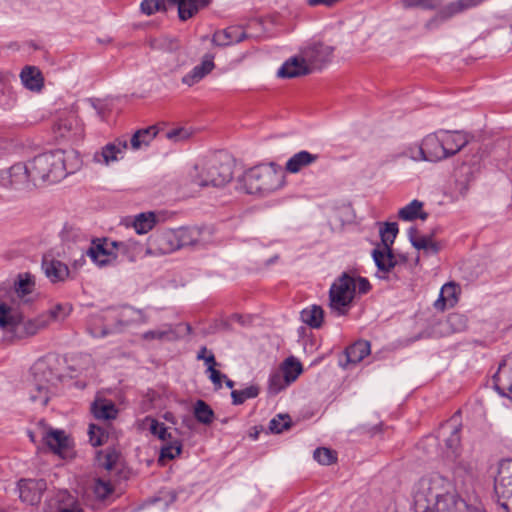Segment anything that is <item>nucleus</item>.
I'll use <instances>...</instances> for the list:
<instances>
[{
	"label": "nucleus",
	"mask_w": 512,
	"mask_h": 512,
	"mask_svg": "<svg viewBox=\"0 0 512 512\" xmlns=\"http://www.w3.org/2000/svg\"><path fill=\"white\" fill-rule=\"evenodd\" d=\"M119 453L115 449H107L105 451H99L97 454V461L99 466L110 471L119 459Z\"/></svg>",
	"instance_id": "38"
},
{
	"label": "nucleus",
	"mask_w": 512,
	"mask_h": 512,
	"mask_svg": "<svg viewBox=\"0 0 512 512\" xmlns=\"http://www.w3.org/2000/svg\"><path fill=\"white\" fill-rule=\"evenodd\" d=\"M127 141L116 139L112 143H108L104 146L100 153L95 155V160L100 163L109 164L110 162L117 161L119 156L127 150Z\"/></svg>",
	"instance_id": "19"
},
{
	"label": "nucleus",
	"mask_w": 512,
	"mask_h": 512,
	"mask_svg": "<svg viewBox=\"0 0 512 512\" xmlns=\"http://www.w3.org/2000/svg\"><path fill=\"white\" fill-rule=\"evenodd\" d=\"M209 354H213V353L208 351V349L206 347H203L198 354V359H202L206 362V359L208 358Z\"/></svg>",
	"instance_id": "53"
},
{
	"label": "nucleus",
	"mask_w": 512,
	"mask_h": 512,
	"mask_svg": "<svg viewBox=\"0 0 512 512\" xmlns=\"http://www.w3.org/2000/svg\"><path fill=\"white\" fill-rule=\"evenodd\" d=\"M109 437V432L106 428L91 424L89 427V438L90 442L93 446H101L107 442Z\"/></svg>",
	"instance_id": "41"
},
{
	"label": "nucleus",
	"mask_w": 512,
	"mask_h": 512,
	"mask_svg": "<svg viewBox=\"0 0 512 512\" xmlns=\"http://www.w3.org/2000/svg\"><path fill=\"white\" fill-rule=\"evenodd\" d=\"M91 412L96 419L114 420L117 418L119 410L113 401L96 397L91 406Z\"/></svg>",
	"instance_id": "21"
},
{
	"label": "nucleus",
	"mask_w": 512,
	"mask_h": 512,
	"mask_svg": "<svg viewBox=\"0 0 512 512\" xmlns=\"http://www.w3.org/2000/svg\"><path fill=\"white\" fill-rule=\"evenodd\" d=\"M232 178V169L229 163L211 159L194 166L188 173L187 181L199 187L208 185L222 186Z\"/></svg>",
	"instance_id": "4"
},
{
	"label": "nucleus",
	"mask_w": 512,
	"mask_h": 512,
	"mask_svg": "<svg viewBox=\"0 0 512 512\" xmlns=\"http://www.w3.org/2000/svg\"><path fill=\"white\" fill-rule=\"evenodd\" d=\"M54 132L60 137H81L83 128L78 115L75 112L63 113L54 124Z\"/></svg>",
	"instance_id": "9"
},
{
	"label": "nucleus",
	"mask_w": 512,
	"mask_h": 512,
	"mask_svg": "<svg viewBox=\"0 0 512 512\" xmlns=\"http://www.w3.org/2000/svg\"><path fill=\"white\" fill-rule=\"evenodd\" d=\"M314 459L322 465H330L336 462L337 454L328 448H318L314 451Z\"/></svg>",
	"instance_id": "45"
},
{
	"label": "nucleus",
	"mask_w": 512,
	"mask_h": 512,
	"mask_svg": "<svg viewBox=\"0 0 512 512\" xmlns=\"http://www.w3.org/2000/svg\"><path fill=\"white\" fill-rule=\"evenodd\" d=\"M48 398L46 397V392L44 393L43 403L47 404Z\"/></svg>",
	"instance_id": "58"
},
{
	"label": "nucleus",
	"mask_w": 512,
	"mask_h": 512,
	"mask_svg": "<svg viewBox=\"0 0 512 512\" xmlns=\"http://www.w3.org/2000/svg\"><path fill=\"white\" fill-rule=\"evenodd\" d=\"M198 67L205 75H207L214 68V63L211 59H205L200 65H198Z\"/></svg>",
	"instance_id": "50"
},
{
	"label": "nucleus",
	"mask_w": 512,
	"mask_h": 512,
	"mask_svg": "<svg viewBox=\"0 0 512 512\" xmlns=\"http://www.w3.org/2000/svg\"><path fill=\"white\" fill-rule=\"evenodd\" d=\"M278 369L281 371V373H283V375L290 383L295 382L303 372L301 362L293 356L286 358L280 364Z\"/></svg>",
	"instance_id": "27"
},
{
	"label": "nucleus",
	"mask_w": 512,
	"mask_h": 512,
	"mask_svg": "<svg viewBox=\"0 0 512 512\" xmlns=\"http://www.w3.org/2000/svg\"><path fill=\"white\" fill-rule=\"evenodd\" d=\"M301 320L311 328L318 329L324 323V310L319 305H311L301 311Z\"/></svg>",
	"instance_id": "25"
},
{
	"label": "nucleus",
	"mask_w": 512,
	"mask_h": 512,
	"mask_svg": "<svg viewBox=\"0 0 512 512\" xmlns=\"http://www.w3.org/2000/svg\"><path fill=\"white\" fill-rule=\"evenodd\" d=\"M318 160L317 154H312L308 151H300L291 156L284 168V173L296 174L301 172L303 169L309 167Z\"/></svg>",
	"instance_id": "17"
},
{
	"label": "nucleus",
	"mask_w": 512,
	"mask_h": 512,
	"mask_svg": "<svg viewBox=\"0 0 512 512\" xmlns=\"http://www.w3.org/2000/svg\"><path fill=\"white\" fill-rule=\"evenodd\" d=\"M30 438H31L32 441H34V436H33L32 433H30Z\"/></svg>",
	"instance_id": "59"
},
{
	"label": "nucleus",
	"mask_w": 512,
	"mask_h": 512,
	"mask_svg": "<svg viewBox=\"0 0 512 512\" xmlns=\"http://www.w3.org/2000/svg\"><path fill=\"white\" fill-rule=\"evenodd\" d=\"M507 364L504 363L502 365H500L499 367V370H498V373H497V379L498 381H501L502 378L506 375V372H507Z\"/></svg>",
	"instance_id": "52"
},
{
	"label": "nucleus",
	"mask_w": 512,
	"mask_h": 512,
	"mask_svg": "<svg viewBox=\"0 0 512 512\" xmlns=\"http://www.w3.org/2000/svg\"><path fill=\"white\" fill-rule=\"evenodd\" d=\"M369 354L370 344L364 340L357 341L346 349L347 360L353 364L359 363Z\"/></svg>",
	"instance_id": "30"
},
{
	"label": "nucleus",
	"mask_w": 512,
	"mask_h": 512,
	"mask_svg": "<svg viewBox=\"0 0 512 512\" xmlns=\"http://www.w3.org/2000/svg\"><path fill=\"white\" fill-rule=\"evenodd\" d=\"M311 68L306 58L301 54L300 57H294L285 62L280 68L278 74L284 78H293L311 73Z\"/></svg>",
	"instance_id": "18"
},
{
	"label": "nucleus",
	"mask_w": 512,
	"mask_h": 512,
	"mask_svg": "<svg viewBox=\"0 0 512 512\" xmlns=\"http://www.w3.org/2000/svg\"><path fill=\"white\" fill-rule=\"evenodd\" d=\"M163 445L160 449L158 463L160 465H165L168 461H171L182 453L183 444L182 441L178 438H174L171 435V439L168 441H162Z\"/></svg>",
	"instance_id": "23"
},
{
	"label": "nucleus",
	"mask_w": 512,
	"mask_h": 512,
	"mask_svg": "<svg viewBox=\"0 0 512 512\" xmlns=\"http://www.w3.org/2000/svg\"><path fill=\"white\" fill-rule=\"evenodd\" d=\"M242 183L248 194L264 195L282 189L287 181L283 169L276 163H269L248 169Z\"/></svg>",
	"instance_id": "1"
},
{
	"label": "nucleus",
	"mask_w": 512,
	"mask_h": 512,
	"mask_svg": "<svg viewBox=\"0 0 512 512\" xmlns=\"http://www.w3.org/2000/svg\"><path fill=\"white\" fill-rule=\"evenodd\" d=\"M259 391V387L256 385H251L241 390H233L231 393L233 403L236 405L243 404L247 399L257 397Z\"/></svg>",
	"instance_id": "40"
},
{
	"label": "nucleus",
	"mask_w": 512,
	"mask_h": 512,
	"mask_svg": "<svg viewBox=\"0 0 512 512\" xmlns=\"http://www.w3.org/2000/svg\"><path fill=\"white\" fill-rule=\"evenodd\" d=\"M291 383L286 379V377L281 373L279 369L273 371L269 377L268 390L271 394H278L280 391L284 390Z\"/></svg>",
	"instance_id": "36"
},
{
	"label": "nucleus",
	"mask_w": 512,
	"mask_h": 512,
	"mask_svg": "<svg viewBox=\"0 0 512 512\" xmlns=\"http://www.w3.org/2000/svg\"><path fill=\"white\" fill-rule=\"evenodd\" d=\"M450 320H451V321H453V320H457V321H459V322H462V321H463L462 317H461V316H459V315H452V316L450 317Z\"/></svg>",
	"instance_id": "56"
},
{
	"label": "nucleus",
	"mask_w": 512,
	"mask_h": 512,
	"mask_svg": "<svg viewBox=\"0 0 512 512\" xmlns=\"http://www.w3.org/2000/svg\"><path fill=\"white\" fill-rule=\"evenodd\" d=\"M334 49L322 43H314L302 50V55L306 58L311 71L321 67L324 63L330 60Z\"/></svg>",
	"instance_id": "12"
},
{
	"label": "nucleus",
	"mask_w": 512,
	"mask_h": 512,
	"mask_svg": "<svg viewBox=\"0 0 512 512\" xmlns=\"http://www.w3.org/2000/svg\"><path fill=\"white\" fill-rule=\"evenodd\" d=\"M373 256L378 268L382 271L388 272L394 268L396 264L391 248L377 247L373 252Z\"/></svg>",
	"instance_id": "29"
},
{
	"label": "nucleus",
	"mask_w": 512,
	"mask_h": 512,
	"mask_svg": "<svg viewBox=\"0 0 512 512\" xmlns=\"http://www.w3.org/2000/svg\"><path fill=\"white\" fill-rule=\"evenodd\" d=\"M164 335V333L159 331H149L144 334L145 339H155V338H161Z\"/></svg>",
	"instance_id": "51"
},
{
	"label": "nucleus",
	"mask_w": 512,
	"mask_h": 512,
	"mask_svg": "<svg viewBox=\"0 0 512 512\" xmlns=\"http://www.w3.org/2000/svg\"><path fill=\"white\" fill-rule=\"evenodd\" d=\"M177 5L181 20H187L193 17L200 9L209 5L211 0H167Z\"/></svg>",
	"instance_id": "22"
},
{
	"label": "nucleus",
	"mask_w": 512,
	"mask_h": 512,
	"mask_svg": "<svg viewBox=\"0 0 512 512\" xmlns=\"http://www.w3.org/2000/svg\"><path fill=\"white\" fill-rule=\"evenodd\" d=\"M205 74L198 66H196L189 74L183 77V82L189 86H192L199 82Z\"/></svg>",
	"instance_id": "49"
},
{
	"label": "nucleus",
	"mask_w": 512,
	"mask_h": 512,
	"mask_svg": "<svg viewBox=\"0 0 512 512\" xmlns=\"http://www.w3.org/2000/svg\"><path fill=\"white\" fill-rule=\"evenodd\" d=\"M22 318L23 315L18 309L0 302V327L5 333L17 338Z\"/></svg>",
	"instance_id": "10"
},
{
	"label": "nucleus",
	"mask_w": 512,
	"mask_h": 512,
	"mask_svg": "<svg viewBox=\"0 0 512 512\" xmlns=\"http://www.w3.org/2000/svg\"><path fill=\"white\" fill-rule=\"evenodd\" d=\"M439 131L428 134L420 145L408 149L409 156L416 161L437 162L446 159Z\"/></svg>",
	"instance_id": "5"
},
{
	"label": "nucleus",
	"mask_w": 512,
	"mask_h": 512,
	"mask_svg": "<svg viewBox=\"0 0 512 512\" xmlns=\"http://www.w3.org/2000/svg\"><path fill=\"white\" fill-rule=\"evenodd\" d=\"M72 312V305L69 303L56 304L49 311L44 312L49 315V321H60L66 319Z\"/></svg>",
	"instance_id": "42"
},
{
	"label": "nucleus",
	"mask_w": 512,
	"mask_h": 512,
	"mask_svg": "<svg viewBox=\"0 0 512 512\" xmlns=\"http://www.w3.org/2000/svg\"><path fill=\"white\" fill-rule=\"evenodd\" d=\"M446 158L455 155L469 143V135L462 131L439 130Z\"/></svg>",
	"instance_id": "14"
},
{
	"label": "nucleus",
	"mask_w": 512,
	"mask_h": 512,
	"mask_svg": "<svg viewBox=\"0 0 512 512\" xmlns=\"http://www.w3.org/2000/svg\"><path fill=\"white\" fill-rule=\"evenodd\" d=\"M156 224V215L153 212L141 213L135 217L133 226L138 234L149 232Z\"/></svg>",
	"instance_id": "31"
},
{
	"label": "nucleus",
	"mask_w": 512,
	"mask_h": 512,
	"mask_svg": "<svg viewBox=\"0 0 512 512\" xmlns=\"http://www.w3.org/2000/svg\"><path fill=\"white\" fill-rule=\"evenodd\" d=\"M223 381L226 383V385L229 388H232L234 386V382L226 377V379H223Z\"/></svg>",
	"instance_id": "55"
},
{
	"label": "nucleus",
	"mask_w": 512,
	"mask_h": 512,
	"mask_svg": "<svg viewBox=\"0 0 512 512\" xmlns=\"http://www.w3.org/2000/svg\"><path fill=\"white\" fill-rule=\"evenodd\" d=\"M50 324L49 315H46L44 312L33 319L22 320L16 339L33 336Z\"/></svg>",
	"instance_id": "20"
},
{
	"label": "nucleus",
	"mask_w": 512,
	"mask_h": 512,
	"mask_svg": "<svg viewBox=\"0 0 512 512\" xmlns=\"http://www.w3.org/2000/svg\"><path fill=\"white\" fill-rule=\"evenodd\" d=\"M260 25L261 23L257 20L250 22L246 28L239 25H233L215 32L212 41L218 46L232 45L244 40L245 38L253 37L254 34L250 31L251 28L253 26Z\"/></svg>",
	"instance_id": "6"
},
{
	"label": "nucleus",
	"mask_w": 512,
	"mask_h": 512,
	"mask_svg": "<svg viewBox=\"0 0 512 512\" xmlns=\"http://www.w3.org/2000/svg\"><path fill=\"white\" fill-rule=\"evenodd\" d=\"M423 202L413 200L411 203L400 209L398 217L405 221H413L416 219L426 220L428 214L423 209Z\"/></svg>",
	"instance_id": "26"
},
{
	"label": "nucleus",
	"mask_w": 512,
	"mask_h": 512,
	"mask_svg": "<svg viewBox=\"0 0 512 512\" xmlns=\"http://www.w3.org/2000/svg\"><path fill=\"white\" fill-rule=\"evenodd\" d=\"M289 426L288 416L279 415L278 419L275 418L270 422V429L276 433H281L283 430L288 429Z\"/></svg>",
	"instance_id": "48"
},
{
	"label": "nucleus",
	"mask_w": 512,
	"mask_h": 512,
	"mask_svg": "<svg viewBox=\"0 0 512 512\" xmlns=\"http://www.w3.org/2000/svg\"><path fill=\"white\" fill-rule=\"evenodd\" d=\"M158 132V127L155 125L136 131L131 138L132 149L138 150L147 146L157 136Z\"/></svg>",
	"instance_id": "28"
},
{
	"label": "nucleus",
	"mask_w": 512,
	"mask_h": 512,
	"mask_svg": "<svg viewBox=\"0 0 512 512\" xmlns=\"http://www.w3.org/2000/svg\"><path fill=\"white\" fill-rule=\"evenodd\" d=\"M442 0H401L400 4L404 9H426L432 10L439 7Z\"/></svg>",
	"instance_id": "39"
},
{
	"label": "nucleus",
	"mask_w": 512,
	"mask_h": 512,
	"mask_svg": "<svg viewBox=\"0 0 512 512\" xmlns=\"http://www.w3.org/2000/svg\"><path fill=\"white\" fill-rule=\"evenodd\" d=\"M119 244L107 238L92 241L89 256L98 265L110 264L117 258Z\"/></svg>",
	"instance_id": "8"
},
{
	"label": "nucleus",
	"mask_w": 512,
	"mask_h": 512,
	"mask_svg": "<svg viewBox=\"0 0 512 512\" xmlns=\"http://www.w3.org/2000/svg\"><path fill=\"white\" fill-rule=\"evenodd\" d=\"M483 1L484 0H457L446 6L443 13L450 17L467 9L473 8Z\"/></svg>",
	"instance_id": "35"
},
{
	"label": "nucleus",
	"mask_w": 512,
	"mask_h": 512,
	"mask_svg": "<svg viewBox=\"0 0 512 512\" xmlns=\"http://www.w3.org/2000/svg\"><path fill=\"white\" fill-rule=\"evenodd\" d=\"M139 427L143 430L148 429L152 435L161 441H168L171 439V433L168 431L164 423L159 422L157 419L147 416L139 422Z\"/></svg>",
	"instance_id": "24"
},
{
	"label": "nucleus",
	"mask_w": 512,
	"mask_h": 512,
	"mask_svg": "<svg viewBox=\"0 0 512 512\" xmlns=\"http://www.w3.org/2000/svg\"><path fill=\"white\" fill-rule=\"evenodd\" d=\"M461 293L462 289L458 283L454 281L445 283L440 290L438 299L434 302V308L444 312L446 309L455 307L460 300Z\"/></svg>",
	"instance_id": "13"
},
{
	"label": "nucleus",
	"mask_w": 512,
	"mask_h": 512,
	"mask_svg": "<svg viewBox=\"0 0 512 512\" xmlns=\"http://www.w3.org/2000/svg\"><path fill=\"white\" fill-rule=\"evenodd\" d=\"M41 437L48 448L62 458L71 456L72 445L71 440L62 430L43 428Z\"/></svg>",
	"instance_id": "7"
},
{
	"label": "nucleus",
	"mask_w": 512,
	"mask_h": 512,
	"mask_svg": "<svg viewBox=\"0 0 512 512\" xmlns=\"http://www.w3.org/2000/svg\"><path fill=\"white\" fill-rule=\"evenodd\" d=\"M371 285L367 279L349 273H343L331 285L329 307L338 315H344L350 309L357 295L366 294Z\"/></svg>",
	"instance_id": "2"
},
{
	"label": "nucleus",
	"mask_w": 512,
	"mask_h": 512,
	"mask_svg": "<svg viewBox=\"0 0 512 512\" xmlns=\"http://www.w3.org/2000/svg\"><path fill=\"white\" fill-rule=\"evenodd\" d=\"M58 512H82V509L78 505H74L70 508H63Z\"/></svg>",
	"instance_id": "54"
},
{
	"label": "nucleus",
	"mask_w": 512,
	"mask_h": 512,
	"mask_svg": "<svg viewBox=\"0 0 512 512\" xmlns=\"http://www.w3.org/2000/svg\"><path fill=\"white\" fill-rule=\"evenodd\" d=\"M165 419H166L167 421H171V422H173V420H172V414H171V413H166V414H165Z\"/></svg>",
	"instance_id": "57"
},
{
	"label": "nucleus",
	"mask_w": 512,
	"mask_h": 512,
	"mask_svg": "<svg viewBox=\"0 0 512 512\" xmlns=\"http://www.w3.org/2000/svg\"><path fill=\"white\" fill-rule=\"evenodd\" d=\"M464 169V165L463 166H460L459 168V171L463 170Z\"/></svg>",
	"instance_id": "60"
},
{
	"label": "nucleus",
	"mask_w": 512,
	"mask_h": 512,
	"mask_svg": "<svg viewBox=\"0 0 512 512\" xmlns=\"http://www.w3.org/2000/svg\"><path fill=\"white\" fill-rule=\"evenodd\" d=\"M194 134L190 127H176L166 132V137L172 141L178 142L189 139Z\"/></svg>",
	"instance_id": "47"
},
{
	"label": "nucleus",
	"mask_w": 512,
	"mask_h": 512,
	"mask_svg": "<svg viewBox=\"0 0 512 512\" xmlns=\"http://www.w3.org/2000/svg\"><path fill=\"white\" fill-rule=\"evenodd\" d=\"M141 10L146 15H152L166 10V0H143Z\"/></svg>",
	"instance_id": "46"
},
{
	"label": "nucleus",
	"mask_w": 512,
	"mask_h": 512,
	"mask_svg": "<svg viewBox=\"0 0 512 512\" xmlns=\"http://www.w3.org/2000/svg\"><path fill=\"white\" fill-rule=\"evenodd\" d=\"M46 488V482L42 479H22L19 482L20 498L23 502L35 505L40 502Z\"/></svg>",
	"instance_id": "11"
},
{
	"label": "nucleus",
	"mask_w": 512,
	"mask_h": 512,
	"mask_svg": "<svg viewBox=\"0 0 512 512\" xmlns=\"http://www.w3.org/2000/svg\"><path fill=\"white\" fill-rule=\"evenodd\" d=\"M42 266L46 276L53 283L63 282L69 278L70 271L68 266L49 254L43 257Z\"/></svg>",
	"instance_id": "16"
},
{
	"label": "nucleus",
	"mask_w": 512,
	"mask_h": 512,
	"mask_svg": "<svg viewBox=\"0 0 512 512\" xmlns=\"http://www.w3.org/2000/svg\"><path fill=\"white\" fill-rule=\"evenodd\" d=\"M397 233H398V226L396 223H386L380 229V235H381V240H382L381 247L390 248L391 245L394 243Z\"/></svg>",
	"instance_id": "43"
},
{
	"label": "nucleus",
	"mask_w": 512,
	"mask_h": 512,
	"mask_svg": "<svg viewBox=\"0 0 512 512\" xmlns=\"http://www.w3.org/2000/svg\"><path fill=\"white\" fill-rule=\"evenodd\" d=\"M207 372L209 374V378L216 387V389H220L222 387L223 379H226V375L222 374L218 369V363L213 354H209L206 359Z\"/></svg>",
	"instance_id": "34"
},
{
	"label": "nucleus",
	"mask_w": 512,
	"mask_h": 512,
	"mask_svg": "<svg viewBox=\"0 0 512 512\" xmlns=\"http://www.w3.org/2000/svg\"><path fill=\"white\" fill-rule=\"evenodd\" d=\"M193 413L198 422L210 425L214 420V412L203 400H197L194 404Z\"/></svg>",
	"instance_id": "32"
},
{
	"label": "nucleus",
	"mask_w": 512,
	"mask_h": 512,
	"mask_svg": "<svg viewBox=\"0 0 512 512\" xmlns=\"http://www.w3.org/2000/svg\"><path fill=\"white\" fill-rule=\"evenodd\" d=\"M35 288V278L29 273L20 274L15 283V291L19 297H24L33 292Z\"/></svg>",
	"instance_id": "33"
},
{
	"label": "nucleus",
	"mask_w": 512,
	"mask_h": 512,
	"mask_svg": "<svg viewBox=\"0 0 512 512\" xmlns=\"http://www.w3.org/2000/svg\"><path fill=\"white\" fill-rule=\"evenodd\" d=\"M415 248L426 252L436 253L441 249V245L432 236H416L412 239Z\"/></svg>",
	"instance_id": "37"
},
{
	"label": "nucleus",
	"mask_w": 512,
	"mask_h": 512,
	"mask_svg": "<svg viewBox=\"0 0 512 512\" xmlns=\"http://www.w3.org/2000/svg\"><path fill=\"white\" fill-rule=\"evenodd\" d=\"M34 182L53 183L65 176L64 153L60 150L36 156L27 167Z\"/></svg>",
	"instance_id": "3"
},
{
	"label": "nucleus",
	"mask_w": 512,
	"mask_h": 512,
	"mask_svg": "<svg viewBox=\"0 0 512 512\" xmlns=\"http://www.w3.org/2000/svg\"><path fill=\"white\" fill-rule=\"evenodd\" d=\"M93 490L98 498L105 499L113 493L114 487L110 480L99 477L94 481Z\"/></svg>",
	"instance_id": "44"
},
{
	"label": "nucleus",
	"mask_w": 512,
	"mask_h": 512,
	"mask_svg": "<svg viewBox=\"0 0 512 512\" xmlns=\"http://www.w3.org/2000/svg\"><path fill=\"white\" fill-rule=\"evenodd\" d=\"M22 85L29 91L40 93L45 86V78L41 70L33 65H26L20 72Z\"/></svg>",
	"instance_id": "15"
}]
</instances>
